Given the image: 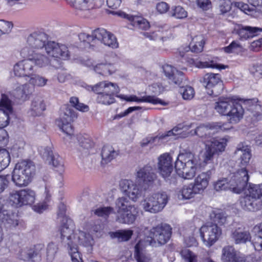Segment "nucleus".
Here are the masks:
<instances>
[{
  "mask_svg": "<svg viewBox=\"0 0 262 262\" xmlns=\"http://www.w3.org/2000/svg\"><path fill=\"white\" fill-rule=\"evenodd\" d=\"M244 106L251 113L253 121L262 119V106L257 98L235 99L231 97H220L215 102L214 108L219 115L227 117V123L230 125L236 124L242 120L245 113Z\"/></svg>",
  "mask_w": 262,
  "mask_h": 262,
  "instance_id": "f257e3e1",
  "label": "nucleus"
},
{
  "mask_svg": "<svg viewBox=\"0 0 262 262\" xmlns=\"http://www.w3.org/2000/svg\"><path fill=\"white\" fill-rule=\"evenodd\" d=\"M192 127V124L189 126H182L181 125H179L165 134L155 137L153 142L159 140H163L168 137H173L172 139H176L179 138H186L189 136L197 135L201 138H207L215 133L224 132L231 128L226 122H213L206 125L201 124L195 129L188 132V129Z\"/></svg>",
  "mask_w": 262,
  "mask_h": 262,
  "instance_id": "f03ea898",
  "label": "nucleus"
},
{
  "mask_svg": "<svg viewBox=\"0 0 262 262\" xmlns=\"http://www.w3.org/2000/svg\"><path fill=\"white\" fill-rule=\"evenodd\" d=\"M208 163L204 162L201 155L195 156L191 152L183 151L178 155L175 162V169L177 174L185 180H192L201 168Z\"/></svg>",
  "mask_w": 262,
  "mask_h": 262,
  "instance_id": "7ed1b4c3",
  "label": "nucleus"
},
{
  "mask_svg": "<svg viewBox=\"0 0 262 262\" xmlns=\"http://www.w3.org/2000/svg\"><path fill=\"white\" fill-rule=\"evenodd\" d=\"M171 227L166 224H162L154 227L150 230L151 239L146 241H140L136 245L135 257L138 262H149L150 258L147 255L144 248L147 245H152V242H157L160 245L166 243L171 235Z\"/></svg>",
  "mask_w": 262,
  "mask_h": 262,
  "instance_id": "20e7f679",
  "label": "nucleus"
},
{
  "mask_svg": "<svg viewBox=\"0 0 262 262\" xmlns=\"http://www.w3.org/2000/svg\"><path fill=\"white\" fill-rule=\"evenodd\" d=\"M75 117L74 113L69 108L60 114V117L56 120V124L64 133L67 140L75 142L77 139L80 146L85 149H89L94 146V142L91 137L86 134L78 135L76 137L73 134V129L71 123Z\"/></svg>",
  "mask_w": 262,
  "mask_h": 262,
  "instance_id": "39448f33",
  "label": "nucleus"
},
{
  "mask_svg": "<svg viewBox=\"0 0 262 262\" xmlns=\"http://www.w3.org/2000/svg\"><path fill=\"white\" fill-rule=\"evenodd\" d=\"M249 180L248 171L245 168H241L231 173L227 178H221L213 183L214 189L221 192L230 190L234 193H241Z\"/></svg>",
  "mask_w": 262,
  "mask_h": 262,
  "instance_id": "423d86ee",
  "label": "nucleus"
},
{
  "mask_svg": "<svg viewBox=\"0 0 262 262\" xmlns=\"http://www.w3.org/2000/svg\"><path fill=\"white\" fill-rule=\"evenodd\" d=\"M247 183V182H246ZM244 196L240 200L242 208L246 211L255 212L262 208V184L246 183Z\"/></svg>",
  "mask_w": 262,
  "mask_h": 262,
  "instance_id": "0eeeda50",
  "label": "nucleus"
},
{
  "mask_svg": "<svg viewBox=\"0 0 262 262\" xmlns=\"http://www.w3.org/2000/svg\"><path fill=\"white\" fill-rule=\"evenodd\" d=\"M88 90L97 94L96 100L98 103L106 105L114 103L115 97H117L120 92V88L117 83L108 80L102 81L94 85L89 86Z\"/></svg>",
  "mask_w": 262,
  "mask_h": 262,
  "instance_id": "6e6552de",
  "label": "nucleus"
},
{
  "mask_svg": "<svg viewBox=\"0 0 262 262\" xmlns=\"http://www.w3.org/2000/svg\"><path fill=\"white\" fill-rule=\"evenodd\" d=\"M60 229L61 238L62 242L67 245L69 254L73 262H82V258L78 251V246L73 244L75 237L76 232H73L74 225L70 219H65Z\"/></svg>",
  "mask_w": 262,
  "mask_h": 262,
  "instance_id": "1a4fd4ad",
  "label": "nucleus"
},
{
  "mask_svg": "<svg viewBox=\"0 0 262 262\" xmlns=\"http://www.w3.org/2000/svg\"><path fill=\"white\" fill-rule=\"evenodd\" d=\"M35 173V166L30 161H21L15 166L12 172V180L17 186H27Z\"/></svg>",
  "mask_w": 262,
  "mask_h": 262,
  "instance_id": "9d476101",
  "label": "nucleus"
},
{
  "mask_svg": "<svg viewBox=\"0 0 262 262\" xmlns=\"http://www.w3.org/2000/svg\"><path fill=\"white\" fill-rule=\"evenodd\" d=\"M230 140L225 136L222 138H213L205 143L204 149L201 152V157L204 162L210 163L213 162L215 155L219 156L224 152Z\"/></svg>",
  "mask_w": 262,
  "mask_h": 262,
  "instance_id": "9b49d317",
  "label": "nucleus"
},
{
  "mask_svg": "<svg viewBox=\"0 0 262 262\" xmlns=\"http://www.w3.org/2000/svg\"><path fill=\"white\" fill-rule=\"evenodd\" d=\"M168 197L165 192H158L145 196L140 205L145 211L150 213L161 212L166 205Z\"/></svg>",
  "mask_w": 262,
  "mask_h": 262,
  "instance_id": "f8f14e48",
  "label": "nucleus"
},
{
  "mask_svg": "<svg viewBox=\"0 0 262 262\" xmlns=\"http://www.w3.org/2000/svg\"><path fill=\"white\" fill-rule=\"evenodd\" d=\"M98 36L94 34H79V38L83 42L85 48L93 46L94 43L98 42L101 40V42L105 46L113 49L117 48L119 43L117 38L114 34H97Z\"/></svg>",
  "mask_w": 262,
  "mask_h": 262,
  "instance_id": "ddd939ff",
  "label": "nucleus"
},
{
  "mask_svg": "<svg viewBox=\"0 0 262 262\" xmlns=\"http://www.w3.org/2000/svg\"><path fill=\"white\" fill-rule=\"evenodd\" d=\"M199 232L204 244L210 247L221 237L222 234V229L216 224L208 223L203 225Z\"/></svg>",
  "mask_w": 262,
  "mask_h": 262,
  "instance_id": "4468645a",
  "label": "nucleus"
},
{
  "mask_svg": "<svg viewBox=\"0 0 262 262\" xmlns=\"http://www.w3.org/2000/svg\"><path fill=\"white\" fill-rule=\"evenodd\" d=\"M38 152L41 156L50 164L52 165L54 170L58 172L60 177L62 178V174L64 172V165L63 160L57 153H54L52 147L40 146L38 148Z\"/></svg>",
  "mask_w": 262,
  "mask_h": 262,
  "instance_id": "2eb2a0df",
  "label": "nucleus"
},
{
  "mask_svg": "<svg viewBox=\"0 0 262 262\" xmlns=\"http://www.w3.org/2000/svg\"><path fill=\"white\" fill-rule=\"evenodd\" d=\"M9 199L13 204L19 206L32 205L35 201L36 193L29 188L13 191L10 194Z\"/></svg>",
  "mask_w": 262,
  "mask_h": 262,
  "instance_id": "dca6fc26",
  "label": "nucleus"
},
{
  "mask_svg": "<svg viewBox=\"0 0 262 262\" xmlns=\"http://www.w3.org/2000/svg\"><path fill=\"white\" fill-rule=\"evenodd\" d=\"M120 188L125 196L134 202L137 201L142 195V189L130 180H122L120 183Z\"/></svg>",
  "mask_w": 262,
  "mask_h": 262,
  "instance_id": "f3484780",
  "label": "nucleus"
},
{
  "mask_svg": "<svg viewBox=\"0 0 262 262\" xmlns=\"http://www.w3.org/2000/svg\"><path fill=\"white\" fill-rule=\"evenodd\" d=\"M45 50L49 56L54 58L66 60L70 56L69 51L66 45L54 41H48L45 45Z\"/></svg>",
  "mask_w": 262,
  "mask_h": 262,
  "instance_id": "a211bd4d",
  "label": "nucleus"
},
{
  "mask_svg": "<svg viewBox=\"0 0 262 262\" xmlns=\"http://www.w3.org/2000/svg\"><path fill=\"white\" fill-rule=\"evenodd\" d=\"M158 169L160 174L166 180L171 179L173 171L172 157L168 153L160 155L158 159Z\"/></svg>",
  "mask_w": 262,
  "mask_h": 262,
  "instance_id": "6ab92c4d",
  "label": "nucleus"
},
{
  "mask_svg": "<svg viewBox=\"0 0 262 262\" xmlns=\"http://www.w3.org/2000/svg\"><path fill=\"white\" fill-rule=\"evenodd\" d=\"M12 112V101L7 95L2 94L0 100V128H3L8 125L9 115Z\"/></svg>",
  "mask_w": 262,
  "mask_h": 262,
  "instance_id": "aec40b11",
  "label": "nucleus"
},
{
  "mask_svg": "<svg viewBox=\"0 0 262 262\" xmlns=\"http://www.w3.org/2000/svg\"><path fill=\"white\" fill-rule=\"evenodd\" d=\"M43 248V246L42 244L35 245L33 248H24L19 251L18 257L24 261L39 262L41 260V254Z\"/></svg>",
  "mask_w": 262,
  "mask_h": 262,
  "instance_id": "412c9836",
  "label": "nucleus"
},
{
  "mask_svg": "<svg viewBox=\"0 0 262 262\" xmlns=\"http://www.w3.org/2000/svg\"><path fill=\"white\" fill-rule=\"evenodd\" d=\"M77 10V14L81 17H88L91 10L94 8V0H67Z\"/></svg>",
  "mask_w": 262,
  "mask_h": 262,
  "instance_id": "4be33fe9",
  "label": "nucleus"
},
{
  "mask_svg": "<svg viewBox=\"0 0 262 262\" xmlns=\"http://www.w3.org/2000/svg\"><path fill=\"white\" fill-rule=\"evenodd\" d=\"M157 174L154 168L149 165H146L140 169L137 172V178L143 186L146 188L151 185L157 179Z\"/></svg>",
  "mask_w": 262,
  "mask_h": 262,
  "instance_id": "5701e85b",
  "label": "nucleus"
},
{
  "mask_svg": "<svg viewBox=\"0 0 262 262\" xmlns=\"http://www.w3.org/2000/svg\"><path fill=\"white\" fill-rule=\"evenodd\" d=\"M34 72L33 61L30 60L29 58L16 63L13 67L14 74L17 77H30Z\"/></svg>",
  "mask_w": 262,
  "mask_h": 262,
  "instance_id": "b1692460",
  "label": "nucleus"
},
{
  "mask_svg": "<svg viewBox=\"0 0 262 262\" xmlns=\"http://www.w3.org/2000/svg\"><path fill=\"white\" fill-rule=\"evenodd\" d=\"M212 174L211 170L202 172L195 178L194 181L191 182L195 190L199 194L203 193L207 188L209 181L211 179Z\"/></svg>",
  "mask_w": 262,
  "mask_h": 262,
  "instance_id": "393cba45",
  "label": "nucleus"
},
{
  "mask_svg": "<svg viewBox=\"0 0 262 262\" xmlns=\"http://www.w3.org/2000/svg\"><path fill=\"white\" fill-rule=\"evenodd\" d=\"M162 69L165 76L171 80L172 82L176 84H180L183 79V72L179 71L177 69L182 70H186L185 67H181L180 66H177V68H174L169 64L163 66Z\"/></svg>",
  "mask_w": 262,
  "mask_h": 262,
  "instance_id": "a878e982",
  "label": "nucleus"
},
{
  "mask_svg": "<svg viewBox=\"0 0 262 262\" xmlns=\"http://www.w3.org/2000/svg\"><path fill=\"white\" fill-rule=\"evenodd\" d=\"M222 259L224 262H248L246 257L232 246H226L223 249Z\"/></svg>",
  "mask_w": 262,
  "mask_h": 262,
  "instance_id": "bb28decb",
  "label": "nucleus"
},
{
  "mask_svg": "<svg viewBox=\"0 0 262 262\" xmlns=\"http://www.w3.org/2000/svg\"><path fill=\"white\" fill-rule=\"evenodd\" d=\"M121 100H125L127 102H136L138 103L140 102H147L153 104H161L165 105L164 103H163L162 100L159 98L152 96H144L141 98L138 97L136 95H126L123 94H120L117 96Z\"/></svg>",
  "mask_w": 262,
  "mask_h": 262,
  "instance_id": "cd10ccee",
  "label": "nucleus"
},
{
  "mask_svg": "<svg viewBox=\"0 0 262 262\" xmlns=\"http://www.w3.org/2000/svg\"><path fill=\"white\" fill-rule=\"evenodd\" d=\"M235 154L239 156L240 164L245 167L249 163L250 160L252 157L251 150L250 147L244 143H239L235 151ZM245 168L246 169V167Z\"/></svg>",
  "mask_w": 262,
  "mask_h": 262,
  "instance_id": "c85d7f7f",
  "label": "nucleus"
},
{
  "mask_svg": "<svg viewBox=\"0 0 262 262\" xmlns=\"http://www.w3.org/2000/svg\"><path fill=\"white\" fill-rule=\"evenodd\" d=\"M76 237L74 242L77 246V243L86 247L88 251L91 252L95 242L92 235L86 231L78 230L76 232Z\"/></svg>",
  "mask_w": 262,
  "mask_h": 262,
  "instance_id": "c756f323",
  "label": "nucleus"
},
{
  "mask_svg": "<svg viewBox=\"0 0 262 262\" xmlns=\"http://www.w3.org/2000/svg\"><path fill=\"white\" fill-rule=\"evenodd\" d=\"M118 15L127 18L130 21L131 25L143 30H147L150 28L149 23L145 18L138 16L128 15L123 12H116Z\"/></svg>",
  "mask_w": 262,
  "mask_h": 262,
  "instance_id": "7c9ffc66",
  "label": "nucleus"
},
{
  "mask_svg": "<svg viewBox=\"0 0 262 262\" xmlns=\"http://www.w3.org/2000/svg\"><path fill=\"white\" fill-rule=\"evenodd\" d=\"M202 82L206 89H211L207 93L209 95H213L214 90L212 89L221 83V77L219 74L207 73L204 76Z\"/></svg>",
  "mask_w": 262,
  "mask_h": 262,
  "instance_id": "2f4dec72",
  "label": "nucleus"
},
{
  "mask_svg": "<svg viewBox=\"0 0 262 262\" xmlns=\"http://www.w3.org/2000/svg\"><path fill=\"white\" fill-rule=\"evenodd\" d=\"M231 238L236 244H241L250 242L251 237L248 231L242 227H236L231 231Z\"/></svg>",
  "mask_w": 262,
  "mask_h": 262,
  "instance_id": "473e14b6",
  "label": "nucleus"
},
{
  "mask_svg": "<svg viewBox=\"0 0 262 262\" xmlns=\"http://www.w3.org/2000/svg\"><path fill=\"white\" fill-rule=\"evenodd\" d=\"M187 62L190 66H195L199 68H211L222 70L226 69L228 67V66L217 63L214 60L202 62L195 61L193 59L190 58L188 60Z\"/></svg>",
  "mask_w": 262,
  "mask_h": 262,
  "instance_id": "72a5a7b5",
  "label": "nucleus"
},
{
  "mask_svg": "<svg viewBox=\"0 0 262 262\" xmlns=\"http://www.w3.org/2000/svg\"><path fill=\"white\" fill-rule=\"evenodd\" d=\"M45 109L46 105L43 99L40 97H35L31 102L28 113L33 117L39 116Z\"/></svg>",
  "mask_w": 262,
  "mask_h": 262,
  "instance_id": "f704fd0d",
  "label": "nucleus"
},
{
  "mask_svg": "<svg viewBox=\"0 0 262 262\" xmlns=\"http://www.w3.org/2000/svg\"><path fill=\"white\" fill-rule=\"evenodd\" d=\"M28 57L30 60L33 61V64L39 68L44 67L49 63H51L49 58L45 55L41 54L40 51L37 50L35 51H30L28 52Z\"/></svg>",
  "mask_w": 262,
  "mask_h": 262,
  "instance_id": "c9c22d12",
  "label": "nucleus"
},
{
  "mask_svg": "<svg viewBox=\"0 0 262 262\" xmlns=\"http://www.w3.org/2000/svg\"><path fill=\"white\" fill-rule=\"evenodd\" d=\"M137 211L134 207L130 211H125L118 213L116 220L120 223L130 225L133 224L137 218Z\"/></svg>",
  "mask_w": 262,
  "mask_h": 262,
  "instance_id": "e433bc0d",
  "label": "nucleus"
},
{
  "mask_svg": "<svg viewBox=\"0 0 262 262\" xmlns=\"http://www.w3.org/2000/svg\"><path fill=\"white\" fill-rule=\"evenodd\" d=\"M191 37V41L189 44V49L192 52H202L205 43V38L203 35L202 34H193Z\"/></svg>",
  "mask_w": 262,
  "mask_h": 262,
  "instance_id": "4c0bfd02",
  "label": "nucleus"
},
{
  "mask_svg": "<svg viewBox=\"0 0 262 262\" xmlns=\"http://www.w3.org/2000/svg\"><path fill=\"white\" fill-rule=\"evenodd\" d=\"M118 155V151L115 150L112 146H104L102 149L101 154V164L102 165L107 164L115 159Z\"/></svg>",
  "mask_w": 262,
  "mask_h": 262,
  "instance_id": "58836bf2",
  "label": "nucleus"
},
{
  "mask_svg": "<svg viewBox=\"0 0 262 262\" xmlns=\"http://www.w3.org/2000/svg\"><path fill=\"white\" fill-rule=\"evenodd\" d=\"M46 34H31L28 38V42L30 46L35 48H45Z\"/></svg>",
  "mask_w": 262,
  "mask_h": 262,
  "instance_id": "ea45409f",
  "label": "nucleus"
},
{
  "mask_svg": "<svg viewBox=\"0 0 262 262\" xmlns=\"http://www.w3.org/2000/svg\"><path fill=\"white\" fill-rule=\"evenodd\" d=\"M13 95L16 99L21 101L28 100L29 95V85L24 84L17 86L13 90Z\"/></svg>",
  "mask_w": 262,
  "mask_h": 262,
  "instance_id": "a19ab883",
  "label": "nucleus"
},
{
  "mask_svg": "<svg viewBox=\"0 0 262 262\" xmlns=\"http://www.w3.org/2000/svg\"><path fill=\"white\" fill-rule=\"evenodd\" d=\"M254 234L252 243L256 250H262V223L254 227L252 230Z\"/></svg>",
  "mask_w": 262,
  "mask_h": 262,
  "instance_id": "79ce46f5",
  "label": "nucleus"
},
{
  "mask_svg": "<svg viewBox=\"0 0 262 262\" xmlns=\"http://www.w3.org/2000/svg\"><path fill=\"white\" fill-rule=\"evenodd\" d=\"M199 194L195 190L191 183L188 185H184L179 191L178 197L180 199H190L193 198L196 194Z\"/></svg>",
  "mask_w": 262,
  "mask_h": 262,
  "instance_id": "37998d69",
  "label": "nucleus"
},
{
  "mask_svg": "<svg viewBox=\"0 0 262 262\" xmlns=\"http://www.w3.org/2000/svg\"><path fill=\"white\" fill-rule=\"evenodd\" d=\"M223 50L227 54L242 55L246 50L237 41H233L229 46L224 47Z\"/></svg>",
  "mask_w": 262,
  "mask_h": 262,
  "instance_id": "c03bdc74",
  "label": "nucleus"
},
{
  "mask_svg": "<svg viewBox=\"0 0 262 262\" xmlns=\"http://www.w3.org/2000/svg\"><path fill=\"white\" fill-rule=\"evenodd\" d=\"M94 70L97 73L106 76L112 74L115 71L114 66L110 63H99L94 67Z\"/></svg>",
  "mask_w": 262,
  "mask_h": 262,
  "instance_id": "a18cd8bd",
  "label": "nucleus"
},
{
  "mask_svg": "<svg viewBox=\"0 0 262 262\" xmlns=\"http://www.w3.org/2000/svg\"><path fill=\"white\" fill-rule=\"evenodd\" d=\"M116 207L118 214L126 210L130 211L135 207L134 205H130L127 199L123 196L119 198L117 200Z\"/></svg>",
  "mask_w": 262,
  "mask_h": 262,
  "instance_id": "49530a36",
  "label": "nucleus"
},
{
  "mask_svg": "<svg viewBox=\"0 0 262 262\" xmlns=\"http://www.w3.org/2000/svg\"><path fill=\"white\" fill-rule=\"evenodd\" d=\"M45 193L46 194V201L41 203H39L32 207L33 210L37 213H42L48 208L47 201L51 196V193L50 188L48 186H46L45 187Z\"/></svg>",
  "mask_w": 262,
  "mask_h": 262,
  "instance_id": "de8ad7c7",
  "label": "nucleus"
},
{
  "mask_svg": "<svg viewBox=\"0 0 262 262\" xmlns=\"http://www.w3.org/2000/svg\"><path fill=\"white\" fill-rule=\"evenodd\" d=\"M133 234V231L130 229L120 230L112 233V236L117 238L120 241L124 242L128 241Z\"/></svg>",
  "mask_w": 262,
  "mask_h": 262,
  "instance_id": "09e8293b",
  "label": "nucleus"
},
{
  "mask_svg": "<svg viewBox=\"0 0 262 262\" xmlns=\"http://www.w3.org/2000/svg\"><path fill=\"white\" fill-rule=\"evenodd\" d=\"M198 230L194 226L191 227L188 230L184 235V242L185 244L189 247L194 246L196 244V241L194 236V232H197Z\"/></svg>",
  "mask_w": 262,
  "mask_h": 262,
  "instance_id": "8fccbe9b",
  "label": "nucleus"
},
{
  "mask_svg": "<svg viewBox=\"0 0 262 262\" xmlns=\"http://www.w3.org/2000/svg\"><path fill=\"white\" fill-rule=\"evenodd\" d=\"M170 15L176 19H182L187 17L188 13L182 6H178L171 8Z\"/></svg>",
  "mask_w": 262,
  "mask_h": 262,
  "instance_id": "3c124183",
  "label": "nucleus"
},
{
  "mask_svg": "<svg viewBox=\"0 0 262 262\" xmlns=\"http://www.w3.org/2000/svg\"><path fill=\"white\" fill-rule=\"evenodd\" d=\"M10 154L5 149L0 150V171L5 169L10 162Z\"/></svg>",
  "mask_w": 262,
  "mask_h": 262,
  "instance_id": "603ef678",
  "label": "nucleus"
},
{
  "mask_svg": "<svg viewBox=\"0 0 262 262\" xmlns=\"http://www.w3.org/2000/svg\"><path fill=\"white\" fill-rule=\"evenodd\" d=\"M233 29V33H242L244 31L248 32L249 33H256L258 31L262 32V28L244 26L241 24L234 25Z\"/></svg>",
  "mask_w": 262,
  "mask_h": 262,
  "instance_id": "864d4df0",
  "label": "nucleus"
},
{
  "mask_svg": "<svg viewBox=\"0 0 262 262\" xmlns=\"http://www.w3.org/2000/svg\"><path fill=\"white\" fill-rule=\"evenodd\" d=\"M57 246L53 243H49L46 249V259L47 262H52L55 258L57 252Z\"/></svg>",
  "mask_w": 262,
  "mask_h": 262,
  "instance_id": "5fc2aeb1",
  "label": "nucleus"
},
{
  "mask_svg": "<svg viewBox=\"0 0 262 262\" xmlns=\"http://www.w3.org/2000/svg\"><path fill=\"white\" fill-rule=\"evenodd\" d=\"M29 82L34 86L42 87L46 85L48 79L38 75H33L29 77Z\"/></svg>",
  "mask_w": 262,
  "mask_h": 262,
  "instance_id": "6e6d98bb",
  "label": "nucleus"
},
{
  "mask_svg": "<svg viewBox=\"0 0 262 262\" xmlns=\"http://www.w3.org/2000/svg\"><path fill=\"white\" fill-rule=\"evenodd\" d=\"M92 212L98 216L106 218L114 212V209L111 207H100L93 209Z\"/></svg>",
  "mask_w": 262,
  "mask_h": 262,
  "instance_id": "4d7b16f0",
  "label": "nucleus"
},
{
  "mask_svg": "<svg viewBox=\"0 0 262 262\" xmlns=\"http://www.w3.org/2000/svg\"><path fill=\"white\" fill-rule=\"evenodd\" d=\"M232 4L229 0H220L219 9L220 14L224 15L229 12L232 8Z\"/></svg>",
  "mask_w": 262,
  "mask_h": 262,
  "instance_id": "13d9d810",
  "label": "nucleus"
},
{
  "mask_svg": "<svg viewBox=\"0 0 262 262\" xmlns=\"http://www.w3.org/2000/svg\"><path fill=\"white\" fill-rule=\"evenodd\" d=\"M70 102L73 107L79 111L86 112L89 110V107L87 105L80 103L78 98L76 97H71Z\"/></svg>",
  "mask_w": 262,
  "mask_h": 262,
  "instance_id": "bf43d9fd",
  "label": "nucleus"
},
{
  "mask_svg": "<svg viewBox=\"0 0 262 262\" xmlns=\"http://www.w3.org/2000/svg\"><path fill=\"white\" fill-rule=\"evenodd\" d=\"M180 93L185 100H191L195 95L193 88L190 86L182 87L180 90Z\"/></svg>",
  "mask_w": 262,
  "mask_h": 262,
  "instance_id": "052dcab7",
  "label": "nucleus"
},
{
  "mask_svg": "<svg viewBox=\"0 0 262 262\" xmlns=\"http://www.w3.org/2000/svg\"><path fill=\"white\" fill-rule=\"evenodd\" d=\"M181 254L187 262H196V255L189 249H185L181 251Z\"/></svg>",
  "mask_w": 262,
  "mask_h": 262,
  "instance_id": "680f3d73",
  "label": "nucleus"
},
{
  "mask_svg": "<svg viewBox=\"0 0 262 262\" xmlns=\"http://www.w3.org/2000/svg\"><path fill=\"white\" fill-rule=\"evenodd\" d=\"M25 146V142L23 139H19L15 140L12 147L11 148V150L14 154L16 152V154L21 151L24 149Z\"/></svg>",
  "mask_w": 262,
  "mask_h": 262,
  "instance_id": "e2e57ef3",
  "label": "nucleus"
},
{
  "mask_svg": "<svg viewBox=\"0 0 262 262\" xmlns=\"http://www.w3.org/2000/svg\"><path fill=\"white\" fill-rule=\"evenodd\" d=\"M13 24L11 22L7 21L3 19L0 20V32L8 33L12 31Z\"/></svg>",
  "mask_w": 262,
  "mask_h": 262,
  "instance_id": "0e129e2a",
  "label": "nucleus"
},
{
  "mask_svg": "<svg viewBox=\"0 0 262 262\" xmlns=\"http://www.w3.org/2000/svg\"><path fill=\"white\" fill-rule=\"evenodd\" d=\"M232 4L234 7L244 12L245 13L250 12L252 10V9L249 7L248 4H245L241 2H235Z\"/></svg>",
  "mask_w": 262,
  "mask_h": 262,
  "instance_id": "69168bd1",
  "label": "nucleus"
},
{
  "mask_svg": "<svg viewBox=\"0 0 262 262\" xmlns=\"http://www.w3.org/2000/svg\"><path fill=\"white\" fill-rule=\"evenodd\" d=\"M197 5L204 11L209 10L212 7L211 2L210 0H197Z\"/></svg>",
  "mask_w": 262,
  "mask_h": 262,
  "instance_id": "338daca9",
  "label": "nucleus"
},
{
  "mask_svg": "<svg viewBox=\"0 0 262 262\" xmlns=\"http://www.w3.org/2000/svg\"><path fill=\"white\" fill-rule=\"evenodd\" d=\"M156 9L160 13L163 14L167 12L169 7L166 3L161 2L157 4Z\"/></svg>",
  "mask_w": 262,
  "mask_h": 262,
  "instance_id": "774afa93",
  "label": "nucleus"
}]
</instances>
